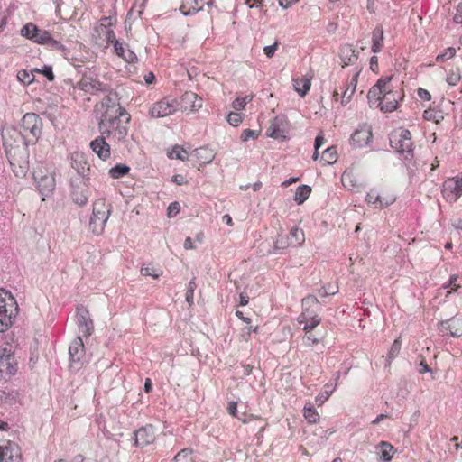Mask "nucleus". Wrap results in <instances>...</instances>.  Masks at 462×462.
Here are the masks:
<instances>
[{
    "mask_svg": "<svg viewBox=\"0 0 462 462\" xmlns=\"http://www.w3.org/2000/svg\"><path fill=\"white\" fill-rule=\"evenodd\" d=\"M101 106L105 110L98 123L100 134L117 141L125 140L128 134L130 115L119 104L108 105L103 101Z\"/></svg>",
    "mask_w": 462,
    "mask_h": 462,
    "instance_id": "nucleus-1",
    "label": "nucleus"
},
{
    "mask_svg": "<svg viewBox=\"0 0 462 462\" xmlns=\"http://www.w3.org/2000/svg\"><path fill=\"white\" fill-rule=\"evenodd\" d=\"M404 92L393 87L392 79L381 78L368 91L367 98L371 107H379L383 113L396 110L403 100Z\"/></svg>",
    "mask_w": 462,
    "mask_h": 462,
    "instance_id": "nucleus-2",
    "label": "nucleus"
},
{
    "mask_svg": "<svg viewBox=\"0 0 462 462\" xmlns=\"http://www.w3.org/2000/svg\"><path fill=\"white\" fill-rule=\"evenodd\" d=\"M3 144L13 171L16 175L23 173L27 165L26 144L22 133L7 129L3 133Z\"/></svg>",
    "mask_w": 462,
    "mask_h": 462,
    "instance_id": "nucleus-3",
    "label": "nucleus"
},
{
    "mask_svg": "<svg viewBox=\"0 0 462 462\" xmlns=\"http://www.w3.org/2000/svg\"><path fill=\"white\" fill-rule=\"evenodd\" d=\"M32 175L36 188L42 196H49L55 190V170L52 165L40 163L34 168Z\"/></svg>",
    "mask_w": 462,
    "mask_h": 462,
    "instance_id": "nucleus-4",
    "label": "nucleus"
},
{
    "mask_svg": "<svg viewBox=\"0 0 462 462\" xmlns=\"http://www.w3.org/2000/svg\"><path fill=\"white\" fill-rule=\"evenodd\" d=\"M18 311V304L13 294L0 289V333L6 331L13 324Z\"/></svg>",
    "mask_w": 462,
    "mask_h": 462,
    "instance_id": "nucleus-5",
    "label": "nucleus"
},
{
    "mask_svg": "<svg viewBox=\"0 0 462 462\" xmlns=\"http://www.w3.org/2000/svg\"><path fill=\"white\" fill-rule=\"evenodd\" d=\"M111 206L105 199H98L93 204L92 217L89 221V228L95 235H101L110 217Z\"/></svg>",
    "mask_w": 462,
    "mask_h": 462,
    "instance_id": "nucleus-6",
    "label": "nucleus"
},
{
    "mask_svg": "<svg viewBox=\"0 0 462 462\" xmlns=\"http://www.w3.org/2000/svg\"><path fill=\"white\" fill-rule=\"evenodd\" d=\"M22 136L28 143L38 141L42 133V121L35 113H26L21 121Z\"/></svg>",
    "mask_w": 462,
    "mask_h": 462,
    "instance_id": "nucleus-7",
    "label": "nucleus"
},
{
    "mask_svg": "<svg viewBox=\"0 0 462 462\" xmlns=\"http://www.w3.org/2000/svg\"><path fill=\"white\" fill-rule=\"evenodd\" d=\"M396 200L394 192L385 186L372 189L366 195V201L375 208H382L392 205Z\"/></svg>",
    "mask_w": 462,
    "mask_h": 462,
    "instance_id": "nucleus-8",
    "label": "nucleus"
},
{
    "mask_svg": "<svg viewBox=\"0 0 462 462\" xmlns=\"http://www.w3.org/2000/svg\"><path fill=\"white\" fill-rule=\"evenodd\" d=\"M391 146L400 153H410L412 151L413 143L411 132L407 129L394 131L390 137Z\"/></svg>",
    "mask_w": 462,
    "mask_h": 462,
    "instance_id": "nucleus-9",
    "label": "nucleus"
},
{
    "mask_svg": "<svg viewBox=\"0 0 462 462\" xmlns=\"http://www.w3.org/2000/svg\"><path fill=\"white\" fill-rule=\"evenodd\" d=\"M372 127L366 123L359 125L349 139L350 145L356 149L367 147L372 143Z\"/></svg>",
    "mask_w": 462,
    "mask_h": 462,
    "instance_id": "nucleus-10",
    "label": "nucleus"
},
{
    "mask_svg": "<svg viewBox=\"0 0 462 462\" xmlns=\"http://www.w3.org/2000/svg\"><path fill=\"white\" fill-rule=\"evenodd\" d=\"M441 194L446 201L456 202L462 196V174L448 178L442 184Z\"/></svg>",
    "mask_w": 462,
    "mask_h": 462,
    "instance_id": "nucleus-11",
    "label": "nucleus"
},
{
    "mask_svg": "<svg viewBox=\"0 0 462 462\" xmlns=\"http://www.w3.org/2000/svg\"><path fill=\"white\" fill-rule=\"evenodd\" d=\"M178 111L176 98L166 97L153 103L149 109V113L153 118H160L173 115Z\"/></svg>",
    "mask_w": 462,
    "mask_h": 462,
    "instance_id": "nucleus-12",
    "label": "nucleus"
},
{
    "mask_svg": "<svg viewBox=\"0 0 462 462\" xmlns=\"http://www.w3.org/2000/svg\"><path fill=\"white\" fill-rule=\"evenodd\" d=\"M178 111L193 113L199 111L203 106V99L192 91H186L180 99H176Z\"/></svg>",
    "mask_w": 462,
    "mask_h": 462,
    "instance_id": "nucleus-13",
    "label": "nucleus"
},
{
    "mask_svg": "<svg viewBox=\"0 0 462 462\" xmlns=\"http://www.w3.org/2000/svg\"><path fill=\"white\" fill-rule=\"evenodd\" d=\"M116 23V18L114 16L103 17L95 28L98 35L104 37L107 43L116 42V34L112 29Z\"/></svg>",
    "mask_w": 462,
    "mask_h": 462,
    "instance_id": "nucleus-14",
    "label": "nucleus"
},
{
    "mask_svg": "<svg viewBox=\"0 0 462 462\" xmlns=\"http://www.w3.org/2000/svg\"><path fill=\"white\" fill-rule=\"evenodd\" d=\"M71 198L75 204L85 206L88 201V187L81 178L71 183Z\"/></svg>",
    "mask_w": 462,
    "mask_h": 462,
    "instance_id": "nucleus-15",
    "label": "nucleus"
},
{
    "mask_svg": "<svg viewBox=\"0 0 462 462\" xmlns=\"http://www.w3.org/2000/svg\"><path fill=\"white\" fill-rule=\"evenodd\" d=\"M303 310L298 318L299 323L302 324L306 320H310L314 317H319L317 311L313 310L317 307L319 300L316 296L309 295L301 300Z\"/></svg>",
    "mask_w": 462,
    "mask_h": 462,
    "instance_id": "nucleus-16",
    "label": "nucleus"
},
{
    "mask_svg": "<svg viewBox=\"0 0 462 462\" xmlns=\"http://www.w3.org/2000/svg\"><path fill=\"white\" fill-rule=\"evenodd\" d=\"M106 135H99L89 144L91 150L102 161H107L111 157V146L106 140Z\"/></svg>",
    "mask_w": 462,
    "mask_h": 462,
    "instance_id": "nucleus-17",
    "label": "nucleus"
},
{
    "mask_svg": "<svg viewBox=\"0 0 462 462\" xmlns=\"http://www.w3.org/2000/svg\"><path fill=\"white\" fill-rule=\"evenodd\" d=\"M156 439L155 428L148 424L135 431V444L139 447H145L153 443Z\"/></svg>",
    "mask_w": 462,
    "mask_h": 462,
    "instance_id": "nucleus-18",
    "label": "nucleus"
},
{
    "mask_svg": "<svg viewBox=\"0 0 462 462\" xmlns=\"http://www.w3.org/2000/svg\"><path fill=\"white\" fill-rule=\"evenodd\" d=\"M439 330L443 334L459 337L462 336V319L454 317L450 319L441 321L439 324Z\"/></svg>",
    "mask_w": 462,
    "mask_h": 462,
    "instance_id": "nucleus-19",
    "label": "nucleus"
},
{
    "mask_svg": "<svg viewBox=\"0 0 462 462\" xmlns=\"http://www.w3.org/2000/svg\"><path fill=\"white\" fill-rule=\"evenodd\" d=\"M78 88L90 94H96L97 92H104L106 90V87L104 83L86 75L78 82Z\"/></svg>",
    "mask_w": 462,
    "mask_h": 462,
    "instance_id": "nucleus-20",
    "label": "nucleus"
},
{
    "mask_svg": "<svg viewBox=\"0 0 462 462\" xmlns=\"http://www.w3.org/2000/svg\"><path fill=\"white\" fill-rule=\"evenodd\" d=\"M12 356L10 350L0 348V381L5 379V375L14 374V367L12 365Z\"/></svg>",
    "mask_w": 462,
    "mask_h": 462,
    "instance_id": "nucleus-21",
    "label": "nucleus"
},
{
    "mask_svg": "<svg viewBox=\"0 0 462 462\" xmlns=\"http://www.w3.org/2000/svg\"><path fill=\"white\" fill-rule=\"evenodd\" d=\"M21 456L18 447L12 442L0 447V462H20Z\"/></svg>",
    "mask_w": 462,
    "mask_h": 462,
    "instance_id": "nucleus-22",
    "label": "nucleus"
},
{
    "mask_svg": "<svg viewBox=\"0 0 462 462\" xmlns=\"http://www.w3.org/2000/svg\"><path fill=\"white\" fill-rule=\"evenodd\" d=\"M287 120L284 116H275L268 128V135L273 139L284 138Z\"/></svg>",
    "mask_w": 462,
    "mask_h": 462,
    "instance_id": "nucleus-23",
    "label": "nucleus"
},
{
    "mask_svg": "<svg viewBox=\"0 0 462 462\" xmlns=\"http://www.w3.org/2000/svg\"><path fill=\"white\" fill-rule=\"evenodd\" d=\"M360 72L361 69H359L358 67H356L354 69L351 78L348 79L346 83V88L344 90L342 94V106H346L350 101L353 94L355 93L357 85V79L359 77Z\"/></svg>",
    "mask_w": 462,
    "mask_h": 462,
    "instance_id": "nucleus-24",
    "label": "nucleus"
},
{
    "mask_svg": "<svg viewBox=\"0 0 462 462\" xmlns=\"http://www.w3.org/2000/svg\"><path fill=\"white\" fill-rule=\"evenodd\" d=\"M313 76L304 75L302 77H297L292 79L293 89L301 97H304L311 88V81Z\"/></svg>",
    "mask_w": 462,
    "mask_h": 462,
    "instance_id": "nucleus-25",
    "label": "nucleus"
},
{
    "mask_svg": "<svg viewBox=\"0 0 462 462\" xmlns=\"http://www.w3.org/2000/svg\"><path fill=\"white\" fill-rule=\"evenodd\" d=\"M342 184L350 190H359L362 187L361 180L356 175L353 170H346L341 178Z\"/></svg>",
    "mask_w": 462,
    "mask_h": 462,
    "instance_id": "nucleus-26",
    "label": "nucleus"
},
{
    "mask_svg": "<svg viewBox=\"0 0 462 462\" xmlns=\"http://www.w3.org/2000/svg\"><path fill=\"white\" fill-rule=\"evenodd\" d=\"M110 43L114 45L115 53L118 57L122 58L125 61L128 63H134L137 60L136 54L131 50L125 48L123 43L118 42L116 39V42Z\"/></svg>",
    "mask_w": 462,
    "mask_h": 462,
    "instance_id": "nucleus-27",
    "label": "nucleus"
},
{
    "mask_svg": "<svg viewBox=\"0 0 462 462\" xmlns=\"http://www.w3.org/2000/svg\"><path fill=\"white\" fill-rule=\"evenodd\" d=\"M383 46V29L381 25H377L372 32L371 50L374 53L380 52Z\"/></svg>",
    "mask_w": 462,
    "mask_h": 462,
    "instance_id": "nucleus-28",
    "label": "nucleus"
},
{
    "mask_svg": "<svg viewBox=\"0 0 462 462\" xmlns=\"http://www.w3.org/2000/svg\"><path fill=\"white\" fill-rule=\"evenodd\" d=\"M339 55L344 64L343 67L352 64L357 60V54L356 53V51L349 44L341 47Z\"/></svg>",
    "mask_w": 462,
    "mask_h": 462,
    "instance_id": "nucleus-29",
    "label": "nucleus"
},
{
    "mask_svg": "<svg viewBox=\"0 0 462 462\" xmlns=\"http://www.w3.org/2000/svg\"><path fill=\"white\" fill-rule=\"evenodd\" d=\"M377 448L380 450V457L384 462H390L393 457V454L395 452L394 447L387 442V441H381Z\"/></svg>",
    "mask_w": 462,
    "mask_h": 462,
    "instance_id": "nucleus-30",
    "label": "nucleus"
},
{
    "mask_svg": "<svg viewBox=\"0 0 462 462\" xmlns=\"http://www.w3.org/2000/svg\"><path fill=\"white\" fill-rule=\"evenodd\" d=\"M289 236L290 242L292 243L291 246L299 247L305 242L304 231L297 226L290 230Z\"/></svg>",
    "mask_w": 462,
    "mask_h": 462,
    "instance_id": "nucleus-31",
    "label": "nucleus"
},
{
    "mask_svg": "<svg viewBox=\"0 0 462 462\" xmlns=\"http://www.w3.org/2000/svg\"><path fill=\"white\" fill-rule=\"evenodd\" d=\"M204 0H186L180 6V10L185 14H195L203 7Z\"/></svg>",
    "mask_w": 462,
    "mask_h": 462,
    "instance_id": "nucleus-32",
    "label": "nucleus"
},
{
    "mask_svg": "<svg viewBox=\"0 0 462 462\" xmlns=\"http://www.w3.org/2000/svg\"><path fill=\"white\" fill-rule=\"evenodd\" d=\"M338 379H339V374H337V375L335 385L334 386H330L328 384H326L325 385V391L323 393H319L316 397V403L319 406H321L326 401H328V398L330 397L331 393L337 389V380Z\"/></svg>",
    "mask_w": 462,
    "mask_h": 462,
    "instance_id": "nucleus-33",
    "label": "nucleus"
},
{
    "mask_svg": "<svg viewBox=\"0 0 462 462\" xmlns=\"http://www.w3.org/2000/svg\"><path fill=\"white\" fill-rule=\"evenodd\" d=\"M311 193V188L308 185H301L297 188L294 195V200L300 205L305 202Z\"/></svg>",
    "mask_w": 462,
    "mask_h": 462,
    "instance_id": "nucleus-34",
    "label": "nucleus"
},
{
    "mask_svg": "<svg viewBox=\"0 0 462 462\" xmlns=\"http://www.w3.org/2000/svg\"><path fill=\"white\" fill-rule=\"evenodd\" d=\"M460 79V69L457 67H451L447 72L446 82L448 85L452 87L457 86Z\"/></svg>",
    "mask_w": 462,
    "mask_h": 462,
    "instance_id": "nucleus-35",
    "label": "nucleus"
},
{
    "mask_svg": "<svg viewBox=\"0 0 462 462\" xmlns=\"http://www.w3.org/2000/svg\"><path fill=\"white\" fill-rule=\"evenodd\" d=\"M338 159V154L337 148L335 146H330L327 148L321 156V160L324 162L325 164H333L335 163Z\"/></svg>",
    "mask_w": 462,
    "mask_h": 462,
    "instance_id": "nucleus-36",
    "label": "nucleus"
},
{
    "mask_svg": "<svg viewBox=\"0 0 462 462\" xmlns=\"http://www.w3.org/2000/svg\"><path fill=\"white\" fill-rule=\"evenodd\" d=\"M167 155L170 159H179L180 161L188 160L187 151L180 145L173 146L171 150L168 151Z\"/></svg>",
    "mask_w": 462,
    "mask_h": 462,
    "instance_id": "nucleus-37",
    "label": "nucleus"
},
{
    "mask_svg": "<svg viewBox=\"0 0 462 462\" xmlns=\"http://www.w3.org/2000/svg\"><path fill=\"white\" fill-rule=\"evenodd\" d=\"M172 462H194L193 450L191 448L181 449L175 455Z\"/></svg>",
    "mask_w": 462,
    "mask_h": 462,
    "instance_id": "nucleus-38",
    "label": "nucleus"
},
{
    "mask_svg": "<svg viewBox=\"0 0 462 462\" xmlns=\"http://www.w3.org/2000/svg\"><path fill=\"white\" fill-rule=\"evenodd\" d=\"M303 416L305 420L311 424L317 423L319 420V415L312 405H306L304 407Z\"/></svg>",
    "mask_w": 462,
    "mask_h": 462,
    "instance_id": "nucleus-39",
    "label": "nucleus"
},
{
    "mask_svg": "<svg viewBox=\"0 0 462 462\" xmlns=\"http://www.w3.org/2000/svg\"><path fill=\"white\" fill-rule=\"evenodd\" d=\"M84 350V345H83V342H82V339L80 337H78L77 339H75L69 346V355L70 356L73 358V359H79V354L83 352Z\"/></svg>",
    "mask_w": 462,
    "mask_h": 462,
    "instance_id": "nucleus-40",
    "label": "nucleus"
},
{
    "mask_svg": "<svg viewBox=\"0 0 462 462\" xmlns=\"http://www.w3.org/2000/svg\"><path fill=\"white\" fill-rule=\"evenodd\" d=\"M130 171V167L125 164H116L109 170V175L113 179H120L126 175Z\"/></svg>",
    "mask_w": 462,
    "mask_h": 462,
    "instance_id": "nucleus-41",
    "label": "nucleus"
},
{
    "mask_svg": "<svg viewBox=\"0 0 462 462\" xmlns=\"http://www.w3.org/2000/svg\"><path fill=\"white\" fill-rule=\"evenodd\" d=\"M253 96L248 95L243 97H236L231 104L232 108L235 111H242L245 110L246 105L253 100Z\"/></svg>",
    "mask_w": 462,
    "mask_h": 462,
    "instance_id": "nucleus-42",
    "label": "nucleus"
},
{
    "mask_svg": "<svg viewBox=\"0 0 462 462\" xmlns=\"http://www.w3.org/2000/svg\"><path fill=\"white\" fill-rule=\"evenodd\" d=\"M37 32H38V27L35 24L29 23H26L22 28L21 34L23 37H26V38L33 41L34 37H36Z\"/></svg>",
    "mask_w": 462,
    "mask_h": 462,
    "instance_id": "nucleus-43",
    "label": "nucleus"
},
{
    "mask_svg": "<svg viewBox=\"0 0 462 462\" xmlns=\"http://www.w3.org/2000/svg\"><path fill=\"white\" fill-rule=\"evenodd\" d=\"M77 318L79 326L85 323L93 322L92 319L89 318L88 310L82 306L77 308Z\"/></svg>",
    "mask_w": 462,
    "mask_h": 462,
    "instance_id": "nucleus-44",
    "label": "nucleus"
},
{
    "mask_svg": "<svg viewBox=\"0 0 462 462\" xmlns=\"http://www.w3.org/2000/svg\"><path fill=\"white\" fill-rule=\"evenodd\" d=\"M33 42L39 44H47L52 42L51 35L47 31H41L38 29L36 33V37H34Z\"/></svg>",
    "mask_w": 462,
    "mask_h": 462,
    "instance_id": "nucleus-45",
    "label": "nucleus"
},
{
    "mask_svg": "<svg viewBox=\"0 0 462 462\" xmlns=\"http://www.w3.org/2000/svg\"><path fill=\"white\" fill-rule=\"evenodd\" d=\"M245 116L236 111L230 112L226 116V121L232 126H238L244 120Z\"/></svg>",
    "mask_w": 462,
    "mask_h": 462,
    "instance_id": "nucleus-46",
    "label": "nucleus"
},
{
    "mask_svg": "<svg viewBox=\"0 0 462 462\" xmlns=\"http://www.w3.org/2000/svg\"><path fill=\"white\" fill-rule=\"evenodd\" d=\"M456 53H457V51L455 48L448 47V48L445 49L442 53L439 54L436 57V61L437 62H444V61L455 57Z\"/></svg>",
    "mask_w": 462,
    "mask_h": 462,
    "instance_id": "nucleus-47",
    "label": "nucleus"
},
{
    "mask_svg": "<svg viewBox=\"0 0 462 462\" xmlns=\"http://www.w3.org/2000/svg\"><path fill=\"white\" fill-rule=\"evenodd\" d=\"M458 279L457 274H453L450 276L448 282L444 285L445 289H448L447 296H448L452 291H457L461 286L457 283Z\"/></svg>",
    "mask_w": 462,
    "mask_h": 462,
    "instance_id": "nucleus-48",
    "label": "nucleus"
},
{
    "mask_svg": "<svg viewBox=\"0 0 462 462\" xmlns=\"http://www.w3.org/2000/svg\"><path fill=\"white\" fill-rule=\"evenodd\" d=\"M321 319L319 317H314L310 319V320H306L302 324H304L303 330L306 334L311 333V331L320 323Z\"/></svg>",
    "mask_w": 462,
    "mask_h": 462,
    "instance_id": "nucleus-49",
    "label": "nucleus"
},
{
    "mask_svg": "<svg viewBox=\"0 0 462 462\" xmlns=\"http://www.w3.org/2000/svg\"><path fill=\"white\" fill-rule=\"evenodd\" d=\"M292 243L289 241V237L279 236L274 243V249L284 250L289 246H291Z\"/></svg>",
    "mask_w": 462,
    "mask_h": 462,
    "instance_id": "nucleus-50",
    "label": "nucleus"
},
{
    "mask_svg": "<svg viewBox=\"0 0 462 462\" xmlns=\"http://www.w3.org/2000/svg\"><path fill=\"white\" fill-rule=\"evenodd\" d=\"M141 273L144 276H152L154 279H158L162 274V270L149 266L142 268Z\"/></svg>",
    "mask_w": 462,
    "mask_h": 462,
    "instance_id": "nucleus-51",
    "label": "nucleus"
},
{
    "mask_svg": "<svg viewBox=\"0 0 462 462\" xmlns=\"http://www.w3.org/2000/svg\"><path fill=\"white\" fill-rule=\"evenodd\" d=\"M260 135V132L256 130L245 129L240 136L242 142H247L250 139H257Z\"/></svg>",
    "mask_w": 462,
    "mask_h": 462,
    "instance_id": "nucleus-52",
    "label": "nucleus"
},
{
    "mask_svg": "<svg viewBox=\"0 0 462 462\" xmlns=\"http://www.w3.org/2000/svg\"><path fill=\"white\" fill-rule=\"evenodd\" d=\"M401 346H402V341H401L400 337L396 338L393 341V343L392 344L391 348L388 353L390 359H393L399 355Z\"/></svg>",
    "mask_w": 462,
    "mask_h": 462,
    "instance_id": "nucleus-53",
    "label": "nucleus"
},
{
    "mask_svg": "<svg viewBox=\"0 0 462 462\" xmlns=\"http://www.w3.org/2000/svg\"><path fill=\"white\" fill-rule=\"evenodd\" d=\"M180 210V206L179 204V202L175 201V202H171L169 207H168V217H175Z\"/></svg>",
    "mask_w": 462,
    "mask_h": 462,
    "instance_id": "nucleus-54",
    "label": "nucleus"
},
{
    "mask_svg": "<svg viewBox=\"0 0 462 462\" xmlns=\"http://www.w3.org/2000/svg\"><path fill=\"white\" fill-rule=\"evenodd\" d=\"M79 331L83 334V336L88 337L91 335L94 326H93V322H88V323H85V324L79 326Z\"/></svg>",
    "mask_w": 462,
    "mask_h": 462,
    "instance_id": "nucleus-55",
    "label": "nucleus"
},
{
    "mask_svg": "<svg viewBox=\"0 0 462 462\" xmlns=\"http://www.w3.org/2000/svg\"><path fill=\"white\" fill-rule=\"evenodd\" d=\"M279 42H275L273 45L265 46L263 48V52L268 58H272L275 51L278 50Z\"/></svg>",
    "mask_w": 462,
    "mask_h": 462,
    "instance_id": "nucleus-56",
    "label": "nucleus"
},
{
    "mask_svg": "<svg viewBox=\"0 0 462 462\" xmlns=\"http://www.w3.org/2000/svg\"><path fill=\"white\" fill-rule=\"evenodd\" d=\"M36 71L43 74L50 81L54 79V74L50 66H44L42 69H36Z\"/></svg>",
    "mask_w": 462,
    "mask_h": 462,
    "instance_id": "nucleus-57",
    "label": "nucleus"
},
{
    "mask_svg": "<svg viewBox=\"0 0 462 462\" xmlns=\"http://www.w3.org/2000/svg\"><path fill=\"white\" fill-rule=\"evenodd\" d=\"M252 327H245L242 329L240 337L243 341L248 342L251 339Z\"/></svg>",
    "mask_w": 462,
    "mask_h": 462,
    "instance_id": "nucleus-58",
    "label": "nucleus"
},
{
    "mask_svg": "<svg viewBox=\"0 0 462 462\" xmlns=\"http://www.w3.org/2000/svg\"><path fill=\"white\" fill-rule=\"evenodd\" d=\"M417 93L419 97L423 101H430L431 98V95L430 94V92L422 88H419Z\"/></svg>",
    "mask_w": 462,
    "mask_h": 462,
    "instance_id": "nucleus-59",
    "label": "nucleus"
},
{
    "mask_svg": "<svg viewBox=\"0 0 462 462\" xmlns=\"http://www.w3.org/2000/svg\"><path fill=\"white\" fill-rule=\"evenodd\" d=\"M453 20L456 23H462V3L457 5Z\"/></svg>",
    "mask_w": 462,
    "mask_h": 462,
    "instance_id": "nucleus-60",
    "label": "nucleus"
},
{
    "mask_svg": "<svg viewBox=\"0 0 462 462\" xmlns=\"http://www.w3.org/2000/svg\"><path fill=\"white\" fill-rule=\"evenodd\" d=\"M227 411L232 417L237 418V403H236V402H230L228 403Z\"/></svg>",
    "mask_w": 462,
    "mask_h": 462,
    "instance_id": "nucleus-61",
    "label": "nucleus"
},
{
    "mask_svg": "<svg viewBox=\"0 0 462 462\" xmlns=\"http://www.w3.org/2000/svg\"><path fill=\"white\" fill-rule=\"evenodd\" d=\"M18 79L27 84H30L32 81V79L30 78V75L26 72V70H21L18 72Z\"/></svg>",
    "mask_w": 462,
    "mask_h": 462,
    "instance_id": "nucleus-62",
    "label": "nucleus"
},
{
    "mask_svg": "<svg viewBox=\"0 0 462 462\" xmlns=\"http://www.w3.org/2000/svg\"><path fill=\"white\" fill-rule=\"evenodd\" d=\"M172 181L178 185H185L188 184V180L184 175L176 174L172 177Z\"/></svg>",
    "mask_w": 462,
    "mask_h": 462,
    "instance_id": "nucleus-63",
    "label": "nucleus"
},
{
    "mask_svg": "<svg viewBox=\"0 0 462 462\" xmlns=\"http://www.w3.org/2000/svg\"><path fill=\"white\" fill-rule=\"evenodd\" d=\"M326 142V139L323 135V134H319L317 135L316 139H315V143H314V148L316 150H319Z\"/></svg>",
    "mask_w": 462,
    "mask_h": 462,
    "instance_id": "nucleus-64",
    "label": "nucleus"
}]
</instances>
